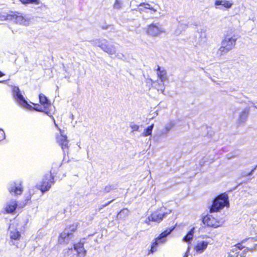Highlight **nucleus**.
I'll list each match as a JSON object with an SVG mask.
<instances>
[{
	"label": "nucleus",
	"mask_w": 257,
	"mask_h": 257,
	"mask_svg": "<svg viewBox=\"0 0 257 257\" xmlns=\"http://www.w3.org/2000/svg\"><path fill=\"white\" fill-rule=\"evenodd\" d=\"M238 38V36L233 31H227L221 41L220 47L218 49L219 54L222 55L233 49Z\"/></svg>",
	"instance_id": "obj_1"
},
{
	"label": "nucleus",
	"mask_w": 257,
	"mask_h": 257,
	"mask_svg": "<svg viewBox=\"0 0 257 257\" xmlns=\"http://www.w3.org/2000/svg\"><path fill=\"white\" fill-rule=\"evenodd\" d=\"M229 206L228 196L226 193H222L217 195L213 199L212 203L209 208V212H217L224 207H228Z\"/></svg>",
	"instance_id": "obj_2"
},
{
	"label": "nucleus",
	"mask_w": 257,
	"mask_h": 257,
	"mask_svg": "<svg viewBox=\"0 0 257 257\" xmlns=\"http://www.w3.org/2000/svg\"><path fill=\"white\" fill-rule=\"evenodd\" d=\"M39 100L40 104L33 103L34 107L30 110H34L37 111L44 112L47 115H50L51 112L49 108L51 106V103L50 100L45 95L41 93L39 94Z\"/></svg>",
	"instance_id": "obj_3"
},
{
	"label": "nucleus",
	"mask_w": 257,
	"mask_h": 257,
	"mask_svg": "<svg viewBox=\"0 0 257 257\" xmlns=\"http://www.w3.org/2000/svg\"><path fill=\"white\" fill-rule=\"evenodd\" d=\"M54 183V176L50 171L49 173L44 175L40 184L37 186V188L44 193L49 190Z\"/></svg>",
	"instance_id": "obj_4"
},
{
	"label": "nucleus",
	"mask_w": 257,
	"mask_h": 257,
	"mask_svg": "<svg viewBox=\"0 0 257 257\" xmlns=\"http://www.w3.org/2000/svg\"><path fill=\"white\" fill-rule=\"evenodd\" d=\"M167 214L168 213L166 212L165 209L163 207H161L152 212L150 216H148L147 218L148 223L150 222L159 223L163 220Z\"/></svg>",
	"instance_id": "obj_5"
},
{
	"label": "nucleus",
	"mask_w": 257,
	"mask_h": 257,
	"mask_svg": "<svg viewBox=\"0 0 257 257\" xmlns=\"http://www.w3.org/2000/svg\"><path fill=\"white\" fill-rule=\"evenodd\" d=\"M203 223L209 227L218 228L221 226L222 222L220 220L211 215H206L202 217Z\"/></svg>",
	"instance_id": "obj_6"
},
{
	"label": "nucleus",
	"mask_w": 257,
	"mask_h": 257,
	"mask_svg": "<svg viewBox=\"0 0 257 257\" xmlns=\"http://www.w3.org/2000/svg\"><path fill=\"white\" fill-rule=\"evenodd\" d=\"M60 131V134L57 135L56 137V142L59 145L63 152L68 153L70 148L69 141L68 140L67 136L62 134L63 131L61 130Z\"/></svg>",
	"instance_id": "obj_7"
},
{
	"label": "nucleus",
	"mask_w": 257,
	"mask_h": 257,
	"mask_svg": "<svg viewBox=\"0 0 257 257\" xmlns=\"http://www.w3.org/2000/svg\"><path fill=\"white\" fill-rule=\"evenodd\" d=\"M12 91L14 97L20 104L29 109L32 108V106L24 99L18 87H14Z\"/></svg>",
	"instance_id": "obj_8"
},
{
	"label": "nucleus",
	"mask_w": 257,
	"mask_h": 257,
	"mask_svg": "<svg viewBox=\"0 0 257 257\" xmlns=\"http://www.w3.org/2000/svg\"><path fill=\"white\" fill-rule=\"evenodd\" d=\"M163 32V29L158 24H151L147 26L146 29V34L152 37L159 36Z\"/></svg>",
	"instance_id": "obj_9"
},
{
	"label": "nucleus",
	"mask_w": 257,
	"mask_h": 257,
	"mask_svg": "<svg viewBox=\"0 0 257 257\" xmlns=\"http://www.w3.org/2000/svg\"><path fill=\"white\" fill-rule=\"evenodd\" d=\"M6 19L7 20L12 21L15 23H22L25 20L22 14L18 12L10 11L7 14Z\"/></svg>",
	"instance_id": "obj_10"
},
{
	"label": "nucleus",
	"mask_w": 257,
	"mask_h": 257,
	"mask_svg": "<svg viewBox=\"0 0 257 257\" xmlns=\"http://www.w3.org/2000/svg\"><path fill=\"white\" fill-rule=\"evenodd\" d=\"M74 249L76 251V254L78 256L84 257L86 255V251L84 249V242L79 241L75 243L73 247L69 248V250H72Z\"/></svg>",
	"instance_id": "obj_11"
},
{
	"label": "nucleus",
	"mask_w": 257,
	"mask_h": 257,
	"mask_svg": "<svg viewBox=\"0 0 257 257\" xmlns=\"http://www.w3.org/2000/svg\"><path fill=\"white\" fill-rule=\"evenodd\" d=\"M9 191L11 194L15 195H21L23 191L22 183L21 182L18 183L14 182V186L9 189Z\"/></svg>",
	"instance_id": "obj_12"
},
{
	"label": "nucleus",
	"mask_w": 257,
	"mask_h": 257,
	"mask_svg": "<svg viewBox=\"0 0 257 257\" xmlns=\"http://www.w3.org/2000/svg\"><path fill=\"white\" fill-rule=\"evenodd\" d=\"M99 47L105 52L108 53L109 55L114 54L116 52L115 48L113 46L109 44V43L105 41V42L101 43Z\"/></svg>",
	"instance_id": "obj_13"
},
{
	"label": "nucleus",
	"mask_w": 257,
	"mask_h": 257,
	"mask_svg": "<svg viewBox=\"0 0 257 257\" xmlns=\"http://www.w3.org/2000/svg\"><path fill=\"white\" fill-rule=\"evenodd\" d=\"M71 237H72L69 235V233L64 230L58 235L57 241L58 243L59 244H68Z\"/></svg>",
	"instance_id": "obj_14"
},
{
	"label": "nucleus",
	"mask_w": 257,
	"mask_h": 257,
	"mask_svg": "<svg viewBox=\"0 0 257 257\" xmlns=\"http://www.w3.org/2000/svg\"><path fill=\"white\" fill-rule=\"evenodd\" d=\"M18 207V203L16 200H11L6 205L4 213H13L16 210Z\"/></svg>",
	"instance_id": "obj_15"
},
{
	"label": "nucleus",
	"mask_w": 257,
	"mask_h": 257,
	"mask_svg": "<svg viewBox=\"0 0 257 257\" xmlns=\"http://www.w3.org/2000/svg\"><path fill=\"white\" fill-rule=\"evenodd\" d=\"M79 226V223L74 222L67 225L64 230L69 233L70 236L72 237L74 233L77 231Z\"/></svg>",
	"instance_id": "obj_16"
},
{
	"label": "nucleus",
	"mask_w": 257,
	"mask_h": 257,
	"mask_svg": "<svg viewBox=\"0 0 257 257\" xmlns=\"http://www.w3.org/2000/svg\"><path fill=\"white\" fill-rule=\"evenodd\" d=\"M208 244V242L204 240L198 241L194 247V250L197 253H202L207 248Z\"/></svg>",
	"instance_id": "obj_17"
},
{
	"label": "nucleus",
	"mask_w": 257,
	"mask_h": 257,
	"mask_svg": "<svg viewBox=\"0 0 257 257\" xmlns=\"http://www.w3.org/2000/svg\"><path fill=\"white\" fill-rule=\"evenodd\" d=\"M164 241H160L158 238L156 237L152 243L150 249L148 250V254H153L157 250V246L160 243H163Z\"/></svg>",
	"instance_id": "obj_18"
},
{
	"label": "nucleus",
	"mask_w": 257,
	"mask_h": 257,
	"mask_svg": "<svg viewBox=\"0 0 257 257\" xmlns=\"http://www.w3.org/2000/svg\"><path fill=\"white\" fill-rule=\"evenodd\" d=\"M175 225L172 226V227L167 228L166 230L162 232L157 237L160 241H164V243L166 242V240L165 239H163V238L166 237L169 234H170L171 232L175 229Z\"/></svg>",
	"instance_id": "obj_19"
},
{
	"label": "nucleus",
	"mask_w": 257,
	"mask_h": 257,
	"mask_svg": "<svg viewBox=\"0 0 257 257\" xmlns=\"http://www.w3.org/2000/svg\"><path fill=\"white\" fill-rule=\"evenodd\" d=\"M156 70L157 71L158 77L162 81H164V80H165L167 79L166 72L164 69L161 70V67L158 65Z\"/></svg>",
	"instance_id": "obj_20"
},
{
	"label": "nucleus",
	"mask_w": 257,
	"mask_h": 257,
	"mask_svg": "<svg viewBox=\"0 0 257 257\" xmlns=\"http://www.w3.org/2000/svg\"><path fill=\"white\" fill-rule=\"evenodd\" d=\"M10 237L12 240H20L21 237V234L19 230L15 229L14 231H10Z\"/></svg>",
	"instance_id": "obj_21"
},
{
	"label": "nucleus",
	"mask_w": 257,
	"mask_h": 257,
	"mask_svg": "<svg viewBox=\"0 0 257 257\" xmlns=\"http://www.w3.org/2000/svg\"><path fill=\"white\" fill-rule=\"evenodd\" d=\"M215 6L222 5L224 8L226 9L230 8L232 6V3L227 1H216L215 2Z\"/></svg>",
	"instance_id": "obj_22"
},
{
	"label": "nucleus",
	"mask_w": 257,
	"mask_h": 257,
	"mask_svg": "<svg viewBox=\"0 0 257 257\" xmlns=\"http://www.w3.org/2000/svg\"><path fill=\"white\" fill-rule=\"evenodd\" d=\"M194 228L190 229L188 232L184 236L183 240L185 242H188L192 240L193 237Z\"/></svg>",
	"instance_id": "obj_23"
},
{
	"label": "nucleus",
	"mask_w": 257,
	"mask_h": 257,
	"mask_svg": "<svg viewBox=\"0 0 257 257\" xmlns=\"http://www.w3.org/2000/svg\"><path fill=\"white\" fill-rule=\"evenodd\" d=\"M140 7H141L140 10L142 11H143L146 9L151 10L154 12L156 11V10L151 7V6L148 3H142L140 5Z\"/></svg>",
	"instance_id": "obj_24"
},
{
	"label": "nucleus",
	"mask_w": 257,
	"mask_h": 257,
	"mask_svg": "<svg viewBox=\"0 0 257 257\" xmlns=\"http://www.w3.org/2000/svg\"><path fill=\"white\" fill-rule=\"evenodd\" d=\"M154 124H152L147 127V128L143 132V136L147 137L152 135V130L154 127Z\"/></svg>",
	"instance_id": "obj_25"
},
{
	"label": "nucleus",
	"mask_w": 257,
	"mask_h": 257,
	"mask_svg": "<svg viewBox=\"0 0 257 257\" xmlns=\"http://www.w3.org/2000/svg\"><path fill=\"white\" fill-rule=\"evenodd\" d=\"M22 4L24 5L33 4L38 5L40 4V0H19Z\"/></svg>",
	"instance_id": "obj_26"
},
{
	"label": "nucleus",
	"mask_w": 257,
	"mask_h": 257,
	"mask_svg": "<svg viewBox=\"0 0 257 257\" xmlns=\"http://www.w3.org/2000/svg\"><path fill=\"white\" fill-rule=\"evenodd\" d=\"M115 189V187L112 185H108L105 186L103 189L104 193H108Z\"/></svg>",
	"instance_id": "obj_27"
},
{
	"label": "nucleus",
	"mask_w": 257,
	"mask_h": 257,
	"mask_svg": "<svg viewBox=\"0 0 257 257\" xmlns=\"http://www.w3.org/2000/svg\"><path fill=\"white\" fill-rule=\"evenodd\" d=\"M6 136L4 131L0 128V142L5 139Z\"/></svg>",
	"instance_id": "obj_28"
},
{
	"label": "nucleus",
	"mask_w": 257,
	"mask_h": 257,
	"mask_svg": "<svg viewBox=\"0 0 257 257\" xmlns=\"http://www.w3.org/2000/svg\"><path fill=\"white\" fill-rule=\"evenodd\" d=\"M114 200V199H112L111 200H110V201L106 203L105 204L101 205L99 208V209L100 210V209H102L103 207H106L107 206V205H108L111 202H112V201H113Z\"/></svg>",
	"instance_id": "obj_29"
},
{
	"label": "nucleus",
	"mask_w": 257,
	"mask_h": 257,
	"mask_svg": "<svg viewBox=\"0 0 257 257\" xmlns=\"http://www.w3.org/2000/svg\"><path fill=\"white\" fill-rule=\"evenodd\" d=\"M131 127L133 129V131H137L139 128V125H138L137 124H134V125L131 126Z\"/></svg>",
	"instance_id": "obj_30"
},
{
	"label": "nucleus",
	"mask_w": 257,
	"mask_h": 257,
	"mask_svg": "<svg viewBox=\"0 0 257 257\" xmlns=\"http://www.w3.org/2000/svg\"><path fill=\"white\" fill-rule=\"evenodd\" d=\"M235 246L239 249H242L244 247L241 243H238L236 244Z\"/></svg>",
	"instance_id": "obj_31"
},
{
	"label": "nucleus",
	"mask_w": 257,
	"mask_h": 257,
	"mask_svg": "<svg viewBox=\"0 0 257 257\" xmlns=\"http://www.w3.org/2000/svg\"><path fill=\"white\" fill-rule=\"evenodd\" d=\"M114 5V7L115 8H120L119 2L118 1H116Z\"/></svg>",
	"instance_id": "obj_32"
},
{
	"label": "nucleus",
	"mask_w": 257,
	"mask_h": 257,
	"mask_svg": "<svg viewBox=\"0 0 257 257\" xmlns=\"http://www.w3.org/2000/svg\"><path fill=\"white\" fill-rule=\"evenodd\" d=\"M5 75V74L0 71V77H2Z\"/></svg>",
	"instance_id": "obj_33"
},
{
	"label": "nucleus",
	"mask_w": 257,
	"mask_h": 257,
	"mask_svg": "<svg viewBox=\"0 0 257 257\" xmlns=\"http://www.w3.org/2000/svg\"><path fill=\"white\" fill-rule=\"evenodd\" d=\"M5 82V80L0 81V82Z\"/></svg>",
	"instance_id": "obj_34"
}]
</instances>
